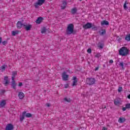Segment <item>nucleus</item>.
Returning a JSON list of instances; mask_svg holds the SVG:
<instances>
[{
	"instance_id": "f257e3e1",
	"label": "nucleus",
	"mask_w": 130,
	"mask_h": 130,
	"mask_svg": "<svg viewBox=\"0 0 130 130\" xmlns=\"http://www.w3.org/2000/svg\"><path fill=\"white\" fill-rule=\"evenodd\" d=\"M83 28L85 29H91V28H92V30L93 31H97V30H98V27H97V26L95 25H92V23L90 22H87L86 24L83 25Z\"/></svg>"
},
{
	"instance_id": "f03ea898",
	"label": "nucleus",
	"mask_w": 130,
	"mask_h": 130,
	"mask_svg": "<svg viewBox=\"0 0 130 130\" xmlns=\"http://www.w3.org/2000/svg\"><path fill=\"white\" fill-rule=\"evenodd\" d=\"M74 28V24L72 23L69 24L66 29V35H71V34H75Z\"/></svg>"
},
{
	"instance_id": "7ed1b4c3",
	"label": "nucleus",
	"mask_w": 130,
	"mask_h": 130,
	"mask_svg": "<svg viewBox=\"0 0 130 130\" xmlns=\"http://www.w3.org/2000/svg\"><path fill=\"white\" fill-rule=\"evenodd\" d=\"M129 53V51L128 50L127 48L125 47H122L119 50V54L122 56H125Z\"/></svg>"
},
{
	"instance_id": "20e7f679",
	"label": "nucleus",
	"mask_w": 130,
	"mask_h": 130,
	"mask_svg": "<svg viewBox=\"0 0 130 130\" xmlns=\"http://www.w3.org/2000/svg\"><path fill=\"white\" fill-rule=\"evenodd\" d=\"M86 84L87 85H89V86H91V85H94L95 84V78H87L86 79Z\"/></svg>"
},
{
	"instance_id": "39448f33",
	"label": "nucleus",
	"mask_w": 130,
	"mask_h": 130,
	"mask_svg": "<svg viewBox=\"0 0 130 130\" xmlns=\"http://www.w3.org/2000/svg\"><path fill=\"white\" fill-rule=\"evenodd\" d=\"M45 3V0H38L37 3H35V7L37 9L39 6H42Z\"/></svg>"
},
{
	"instance_id": "423d86ee",
	"label": "nucleus",
	"mask_w": 130,
	"mask_h": 130,
	"mask_svg": "<svg viewBox=\"0 0 130 130\" xmlns=\"http://www.w3.org/2000/svg\"><path fill=\"white\" fill-rule=\"evenodd\" d=\"M62 79L63 81H67L69 80V75L67 74V72L66 71L62 73Z\"/></svg>"
},
{
	"instance_id": "0eeeda50",
	"label": "nucleus",
	"mask_w": 130,
	"mask_h": 130,
	"mask_svg": "<svg viewBox=\"0 0 130 130\" xmlns=\"http://www.w3.org/2000/svg\"><path fill=\"white\" fill-rule=\"evenodd\" d=\"M5 130H14V125L12 123L8 124L6 126Z\"/></svg>"
},
{
	"instance_id": "6e6552de",
	"label": "nucleus",
	"mask_w": 130,
	"mask_h": 130,
	"mask_svg": "<svg viewBox=\"0 0 130 130\" xmlns=\"http://www.w3.org/2000/svg\"><path fill=\"white\" fill-rule=\"evenodd\" d=\"M23 27L26 31H30L31 30V28H32V25L31 24H25L24 23V25H23Z\"/></svg>"
},
{
	"instance_id": "1a4fd4ad",
	"label": "nucleus",
	"mask_w": 130,
	"mask_h": 130,
	"mask_svg": "<svg viewBox=\"0 0 130 130\" xmlns=\"http://www.w3.org/2000/svg\"><path fill=\"white\" fill-rule=\"evenodd\" d=\"M24 25H25V23H22L21 21H18V22L16 24L17 27L18 29H21L23 26H24Z\"/></svg>"
},
{
	"instance_id": "9d476101",
	"label": "nucleus",
	"mask_w": 130,
	"mask_h": 130,
	"mask_svg": "<svg viewBox=\"0 0 130 130\" xmlns=\"http://www.w3.org/2000/svg\"><path fill=\"white\" fill-rule=\"evenodd\" d=\"M72 80L73 81L72 84L73 87H74V86H77V83H78V79H77V77H73Z\"/></svg>"
},
{
	"instance_id": "9b49d317",
	"label": "nucleus",
	"mask_w": 130,
	"mask_h": 130,
	"mask_svg": "<svg viewBox=\"0 0 130 130\" xmlns=\"http://www.w3.org/2000/svg\"><path fill=\"white\" fill-rule=\"evenodd\" d=\"M4 85H5V86H8L9 83H10V81H9V77L8 76H6L5 77H4Z\"/></svg>"
},
{
	"instance_id": "f8f14e48",
	"label": "nucleus",
	"mask_w": 130,
	"mask_h": 130,
	"mask_svg": "<svg viewBox=\"0 0 130 130\" xmlns=\"http://www.w3.org/2000/svg\"><path fill=\"white\" fill-rule=\"evenodd\" d=\"M6 104H7V103L6 102V101L3 100L0 102V107L1 108H4L5 106H6Z\"/></svg>"
},
{
	"instance_id": "ddd939ff",
	"label": "nucleus",
	"mask_w": 130,
	"mask_h": 130,
	"mask_svg": "<svg viewBox=\"0 0 130 130\" xmlns=\"http://www.w3.org/2000/svg\"><path fill=\"white\" fill-rule=\"evenodd\" d=\"M101 24L102 26H104V25L108 26V25H109V22L107 20H103L101 22Z\"/></svg>"
},
{
	"instance_id": "4468645a",
	"label": "nucleus",
	"mask_w": 130,
	"mask_h": 130,
	"mask_svg": "<svg viewBox=\"0 0 130 130\" xmlns=\"http://www.w3.org/2000/svg\"><path fill=\"white\" fill-rule=\"evenodd\" d=\"M26 111L22 113V115L20 116V121H23L25 119V116L26 115Z\"/></svg>"
},
{
	"instance_id": "2eb2a0df",
	"label": "nucleus",
	"mask_w": 130,
	"mask_h": 130,
	"mask_svg": "<svg viewBox=\"0 0 130 130\" xmlns=\"http://www.w3.org/2000/svg\"><path fill=\"white\" fill-rule=\"evenodd\" d=\"M18 97L19 99H23L25 97V94L22 92H20L18 93Z\"/></svg>"
},
{
	"instance_id": "dca6fc26",
	"label": "nucleus",
	"mask_w": 130,
	"mask_h": 130,
	"mask_svg": "<svg viewBox=\"0 0 130 130\" xmlns=\"http://www.w3.org/2000/svg\"><path fill=\"white\" fill-rule=\"evenodd\" d=\"M62 5L63 6H61V10H64V9H66V8L67 7V2L62 1Z\"/></svg>"
},
{
	"instance_id": "f3484780",
	"label": "nucleus",
	"mask_w": 130,
	"mask_h": 130,
	"mask_svg": "<svg viewBox=\"0 0 130 130\" xmlns=\"http://www.w3.org/2000/svg\"><path fill=\"white\" fill-rule=\"evenodd\" d=\"M42 20H43V18L41 17L38 18V19L36 20L37 24H40V23L42 22Z\"/></svg>"
},
{
	"instance_id": "a211bd4d",
	"label": "nucleus",
	"mask_w": 130,
	"mask_h": 130,
	"mask_svg": "<svg viewBox=\"0 0 130 130\" xmlns=\"http://www.w3.org/2000/svg\"><path fill=\"white\" fill-rule=\"evenodd\" d=\"M125 120V118L120 117L118 119V122H119V123H123V122H124Z\"/></svg>"
},
{
	"instance_id": "6ab92c4d",
	"label": "nucleus",
	"mask_w": 130,
	"mask_h": 130,
	"mask_svg": "<svg viewBox=\"0 0 130 130\" xmlns=\"http://www.w3.org/2000/svg\"><path fill=\"white\" fill-rule=\"evenodd\" d=\"M77 8H73L72 9H71V14H72V15H75V14L77 13Z\"/></svg>"
},
{
	"instance_id": "aec40b11",
	"label": "nucleus",
	"mask_w": 130,
	"mask_h": 130,
	"mask_svg": "<svg viewBox=\"0 0 130 130\" xmlns=\"http://www.w3.org/2000/svg\"><path fill=\"white\" fill-rule=\"evenodd\" d=\"M103 46H104V44L101 43H99L98 44V47H99V48H100L101 49H103Z\"/></svg>"
},
{
	"instance_id": "412c9836",
	"label": "nucleus",
	"mask_w": 130,
	"mask_h": 130,
	"mask_svg": "<svg viewBox=\"0 0 130 130\" xmlns=\"http://www.w3.org/2000/svg\"><path fill=\"white\" fill-rule=\"evenodd\" d=\"M101 31H102V32L100 34V35H101V36H102L103 35H105V34H106V29H102Z\"/></svg>"
},
{
	"instance_id": "4be33fe9",
	"label": "nucleus",
	"mask_w": 130,
	"mask_h": 130,
	"mask_svg": "<svg viewBox=\"0 0 130 130\" xmlns=\"http://www.w3.org/2000/svg\"><path fill=\"white\" fill-rule=\"evenodd\" d=\"M6 68H8V66L4 64V66L1 67V70H2V72H4V71H6Z\"/></svg>"
},
{
	"instance_id": "5701e85b",
	"label": "nucleus",
	"mask_w": 130,
	"mask_h": 130,
	"mask_svg": "<svg viewBox=\"0 0 130 130\" xmlns=\"http://www.w3.org/2000/svg\"><path fill=\"white\" fill-rule=\"evenodd\" d=\"M114 103L115 105H119V104H120V101L118 100H115L114 101Z\"/></svg>"
},
{
	"instance_id": "b1692460",
	"label": "nucleus",
	"mask_w": 130,
	"mask_h": 130,
	"mask_svg": "<svg viewBox=\"0 0 130 130\" xmlns=\"http://www.w3.org/2000/svg\"><path fill=\"white\" fill-rule=\"evenodd\" d=\"M17 34H19V31L16 30V31H12V35L13 36H16Z\"/></svg>"
},
{
	"instance_id": "393cba45",
	"label": "nucleus",
	"mask_w": 130,
	"mask_h": 130,
	"mask_svg": "<svg viewBox=\"0 0 130 130\" xmlns=\"http://www.w3.org/2000/svg\"><path fill=\"white\" fill-rule=\"evenodd\" d=\"M125 40H126V41H130V34L126 35Z\"/></svg>"
},
{
	"instance_id": "a878e982",
	"label": "nucleus",
	"mask_w": 130,
	"mask_h": 130,
	"mask_svg": "<svg viewBox=\"0 0 130 130\" xmlns=\"http://www.w3.org/2000/svg\"><path fill=\"white\" fill-rule=\"evenodd\" d=\"M17 85V84L16 83V82H12V88H13V89H14V90H16V85Z\"/></svg>"
},
{
	"instance_id": "bb28decb",
	"label": "nucleus",
	"mask_w": 130,
	"mask_h": 130,
	"mask_svg": "<svg viewBox=\"0 0 130 130\" xmlns=\"http://www.w3.org/2000/svg\"><path fill=\"white\" fill-rule=\"evenodd\" d=\"M119 67H121L122 70H124V67H123L124 66H123V61L120 62L119 64Z\"/></svg>"
},
{
	"instance_id": "cd10ccee",
	"label": "nucleus",
	"mask_w": 130,
	"mask_h": 130,
	"mask_svg": "<svg viewBox=\"0 0 130 130\" xmlns=\"http://www.w3.org/2000/svg\"><path fill=\"white\" fill-rule=\"evenodd\" d=\"M46 31H47L46 27H43L41 32L42 34H43V33H45Z\"/></svg>"
},
{
	"instance_id": "c85d7f7f",
	"label": "nucleus",
	"mask_w": 130,
	"mask_h": 130,
	"mask_svg": "<svg viewBox=\"0 0 130 130\" xmlns=\"http://www.w3.org/2000/svg\"><path fill=\"white\" fill-rule=\"evenodd\" d=\"M26 117H32V114L30 113L25 114Z\"/></svg>"
},
{
	"instance_id": "c756f323",
	"label": "nucleus",
	"mask_w": 130,
	"mask_h": 130,
	"mask_svg": "<svg viewBox=\"0 0 130 130\" xmlns=\"http://www.w3.org/2000/svg\"><path fill=\"white\" fill-rule=\"evenodd\" d=\"M123 8H124V9L125 10H127L128 9L127 6H126V1H125V3L124 4Z\"/></svg>"
},
{
	"instance_id": "7c9ffc66",
	"label": "nucleus",
	"mask_w": 130,
	"mask_h": 130,
	"mask_svg": "<svg viewBox=\"0 0 130 130\" xmlns=\"http://www.w3.org/2000/svg\"><path fill=\"white\" fill-rule=\"evenodd\" d=\"M64 101H66V102H68V103H70V102H71V99H68V98H66L64 99Z\"/></svg>"
},
{
	"instance_id": "2f4dec72",
	"label": "nucleus",
	"mask_w": 130,
	"mask_h": 130,
	"mask_svg": "<svg viewBox=\"0 0 130 130\" xmlns=\"http://www.w3.org/2000/svg\"><path fill=\"white\" fill-rule=\"evenodd\" d=\"M15 76H17V71L12 72V77H15Z\"/></svg>"
},
{
	"instance_id": "473e14b6",
	"label": "nucleus",
	"mask_w": 130,
	"mask_h": 130,
	"mask_svg": "<svg viewBox=\"0 0 130 130\" xmlns=\"http://www.w3.org/2000/svg\"><path fill=\"white\" fill-rule=\"evenodd\" d=\"M100 56H101V55L100 54V53H98L95 55V57H97L98 58H99Z\"/></svg>"
},
{
	"instance_id": "72a5a7b5",
	"label": "nucleus",
	"mask_w": 130,
	"mask_h": 130,
	"mask_svg": "<svg viewBox=\"0 0 130 130\" xmlns=\"http://www.w3.org/2000/svg\"><path fill=\"white\" fill-rule=\"evenodd\" d=\"M125 106L126 108H127V109H130V104H126Z\"/></svg>"
},
{
	"instance_id": "f704fd0d",
	"label": "nucleus",
	"mask_w": 130,
	"mask_h": 130,
	"mask_svg": "<svg viewBox=\"0 0 130 130\" xmlns=\"http://www.w3.org/2000/svg\"><path fill=\"white\" fill-rule=\"evenodd\" d=\"M122 91V87H119L118 89V91L120 92Z\"/></svg>"
},
{
	"instance_id": "c9c22d12",
	"label": "nucleus",
	"mask_w": 130,
	"mask_h": 130,
	"mask_svg": "<svg viewBox=\"0 0 130 130\" xmlns=\"http://www.w3.org/2000/svg\"><path fill=\"white\" fill-rule=\"evenodd\" d=\"M12 83H15L16 81H15V77L14 76L12 77Z\"/></svg>"
},
{
	"instance_id": "e433bc0d",
	"label": "nucleus",
	"mask_w": 130,
	"mask_h": 130,
	"mask_svg": "<svg viewBox=\"0 0 130 130\" xmlns=\"http://www.w3.org/2000/svg\"><path fill=\"white\" fill-rule=\"evenodd\" d=\"M87 52L88 53H92V50H91L90 48L88 49Z\"/></svg>"
},
{
	"instance_id": "4c0bfd02",
	"label": "nucleus",
	"mask_w": 130,
	"mask_h": 130,
	"mask_svg": "<svg viewBox=\"0 0 130 130\" xmlns=\"http://www.w3.org/2000/svg\"><path fill=\"white\" fill-rule=\"evenodd\" d=\"M7 43H8V42L7 41H4L2 42V44H3V45H6Z\"/></svg>"
},
{
	"instance_id": "58836bf2",
	"label": "nucleus",
	"mask_w": 130,
	"mask_h": 130,
	"mask_svg": "<svg viewBox=\"0 0 130 130\" xmlns=\"http://www.w3.org/2000/svg\"><path fill=\"white\" fill-rule=\"evenodd\" d=\"M19 87H22L23 86V83L22 82H20L18 84Z\"/></svg>"
},
{
	"instance_id": "ea45409f",
	"label": "nucleus",
	"mask_w": 130,
	"mask_h": 130,
	"mask_svg": "<svg viewBox=\"0 0 130 130\" xmlns=\"http://www.w3.org/2000/svg\"><path fill=\"white\" fill-rule=\"evenodd\" d=\"M64 88H66V89H67V88H69V84H66L64 85Z\"/></svg>"
},
{
	"instance_id": "a19ab883",
	"label": "nucleus",
	"mask_w": 130,
	"mask_h": 130,
	"mask_svg": "<svg viewBox=\"0 0 130 130\" xmlns=\"http://www.w3.org/2000/svg\"><path fill=\"white\" fill-rule=\"evenodd\" d=\"M46 106L47 107H50V104H49V103H47L46 104Z\"/></svg>"
},
{
	"instance_id": "79ce46f5",
	"label": "nucleus",
	"mask_w": 130,
	"mask_h": 130,
	"mask_svg": "<svg viewBox=\"0 0 130 130\" xmlns=\"http://www.w3.org/2000/svg\"><path fill=\"white\" fill-rule=\"evenodd\" d=\"M98 70H99V66L95 68L94 71H98Z\"/></svg>"
},
{
	"instance_id": "37998d69",
	"label": "nucleus",
	"mask_w": 130,
	"mask_h": 130,
	"mask_svg": "<svg viewBox=\"0 0 130 130\" xmlns=\"http://www.w3.org/2000/svg\"><path fill=\"white\" fill-rule=\"evenodd\" d=\"M122 110H123V111H125L126 110V107H123L122 108Z\"/></svg>"
},
{
	"instance_id": "c03bdc74",
	"label": "nucleus",
	"mask_w": 130,
	"mask_h": 130,
	"mask_svg": "<svg viewBox=\"0 0 130 130\" xmlns=\"http://www.w3.org/2000/svg\"><path fill=\"white\" fill-rule=\"evenodd\" d=\"M109 63H113V60L112 59H111L109 60Z\"/></svg>"
},
{
	"instance_id": "a18cd8bd",
	"label": "nucleus",
	"mask_w": 130,
	"mask_h": 130,
	"mask_svg": "<svg viewBox=\"0 0 130 130\" xmlns=\"http://www.w3.org/2000/svg\"><path fill=\"white\" fill-rule=\"evenodd\" d=\"M102 108H103V109H105V108H106V106H105V105H103V106H102Z\"/></svg>"
},
{
	"instance_id": "49530a36",
	"label": "nucleus",
	"mask_w": 130,
	"mask_h": 130,
	"mask_svg": "<svg viewBox=\"0 0 130 130\" xmlns=\"http://www.w3.org/2000/svg\"><path fill=\"white\" fill-rule=\"evenodd\" d=\"M128 99H130V94L127 95Z\"/></svg>"
},
{
	"instance_id": "de8ad7c7",
	"label": "nucleus",
	"mask_w": 130,
	"mask_h": 130,
	"mask_svg": "<svg viewBox=\"0 0 130 130\" xmlns=\"http://www.w3.org/2000/svg\"><path fill=\"white\" fill-rule=\"evenodd\" d=\"M2 43V38L0 37V44Z\"/></svg>"
},
{
	"instance_id": "09e8293b",
	"label": "nucleus",
	"mask_w": 130,
	"mask_h": 130,
	"mask_svg": "<svg viewBox=\"0 0 130 130\" xmlns=\"http://www.w3.org/2000/svg\"><path fill=\"white\" fill-rule=\"evenodd\" d=\"M120 40H121V38H119V39L118 40V41H120Z\"/></svg>"
},
{
	"instance_id": "8fccbe9b",
	"label": "nucleus",
	"mask_w": 130,
	"mask_h": 130,
	"mask_svg": "<svg viewBox=\"0 0 130 130\" xmlns=\"http://www.w3.org/2000/svg\"><path fill=\"white\" fill-rule=\"evenodd\" d=\"M3 93H5V90H4V91H3Z\"/></svg>"
}]
</instances>
